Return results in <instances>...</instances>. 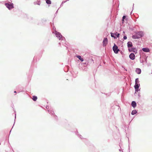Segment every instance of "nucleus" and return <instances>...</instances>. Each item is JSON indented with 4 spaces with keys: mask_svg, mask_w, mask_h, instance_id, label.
I'll return each instance as SVG.
<instances>
[{
    "mask_svg": "<svg viewBox=\"0 0 152 152\" xmlns=\"http://www.w3.org/2000/svg\"><path fill=\"white\" fill-rule=\"evenodd\" d=\"M144 35L143 32L142 31H139L136 33V34L132 36V38L133 39H138L142 37Z\"/></svg>",
    "mask_w": 152,
    "mask_h": 152,
    "instance_id": "1",
    "label": "nucleus"
},
{
    "mask_svg": "<svg viewBox=\"0 0 152 152\" xmlns=\"http://www.w3.org/2000/svg\"><path fill=\"white\" fill-rule=\"evenodd\" d=\"M113 49L114 53H118V51H119V49H118V47L115 44H114L113 47Z\"/></svg>",
    "mask_w": 152,
    "mask_h": 152,
    "instance_id": "2",
    "label": "nucleus"
},
{
    "mask_svg": "<svg viewBox=\"0 0 152 152\" xmlns=\"http://www.w3.org/2000/svg\"><path fill=\"white\" fill-rule=\"evenodd\" d=\"M5 5L9 10L12 9L14 7L13 4L6 3Z\"/></svg>",
    "mask_w": 152,
    "mask_h": 152,
    "instance_id": "3",
    "label": "nucleus"
},
{
    "mask_svg": "<svg viewBox=\"0 0 152 152\" xmlns=\"http://www.w3.org/2000/svg\"><path fill=\"white\" fill-rule=\"evenodd\" d=\"M55 34L56 37L58 38V39L60 40L62 37V36L57 31H56L55 32Z\"/></svg>",
    "mask_w": 152,
    "mask_h": 152,
    "instance_id": "4",
    "label": "nucleus"
},
{
    "mask_svg": "<svg viewBox=\"0 0 152 152\" xmlns=\"http://www.w3.org/2000/svg\"><path fill=\"white\" fill-rule=\"evenodd\" d=\"M108 41L107 39V38H105L104 39V40L103 41V45L105 46L107 44Z\"/></svg>",
    "mask_w": 152,
    "mask_h": 152,
    "instance_id": "5",
    "label": "nucleus"
},
{
    "mask_svg": "<svg viewBox=\"0 0 152 152\" xmlns=\"http://www.w3.org/2000/svg\"><path fill=\"white\" fill-rule=\"evenodd\" d=\"M130 58L134 60L135 58V55L133 53H131L129 56Z\"/></svg>",
    "mask_w": 152,
    "mask_h": 152,
    "instance_id": "6",
    "label": "nucleus"
},
{
    "mask_svg": "<svg viewBox=\"0 0 152 152\" xmlns=\"http://www.w3.org/2000/svg\"><path fill=\"white\" fill-rule=\"evenodd\" d=\"M139 87V86L138 83H135V85L134 86V88H135L136 91H138Z\"/></svg>",
    "mask_w": 152,
    "mask_h": 152,
    "instance_id": "7",
    "label": "nucleus"
},
{
    "mask_svg": "<svg viewBox=\"0 0 152 152\" xmlns=\"http://www.w3.org/2000/svg\"><path fill=\"white\" fill-rule=\"evenodd\" d=\"M142 50L143 51L146 52H148L150 51V50L148 48H144L142 49Z\"/></svg>",
    "mask_w": 152,
    "mask_h": 152,
    "instance_id": "8",
    "label": "nucleus"
},
{
    "mask_svg": "<svg viewBox=\"0 0 152 152\" xmlns=\"http://www.w3.org/2000/svg\"><path fill=\"white\" fill-rule=\"evenodd\" d=\"M135 71L137 74H140L141 72V70L140 68H137L136 69Z\"/></svg>",
    "mask_w": 152,
    "mask_h": 152,
    "instance_id": "9",
    "label": "nucleus"
},
{
    "mask_svg": "<svg viewBox=\"0 0 152 152\" xmlns=\"http://www.w3.org/2000/svg\"><path fill=\"white\" fill-rule=\"evenodd\" d=\"M127 46L128 48L132 47V42H129L127 43Z\"/></svg>",
    "mask_w": 152,
    "mask_h": 152,
    "instance_id": "10",
    "label": "nucleus"
},
{
    "mask_svg": "<svg viewBox=\"0 0 152 152\" xmlns=\"http://www.w3.org/2000/svg\"><path fill=\"white\" fill-rule=\"evenodd\" d=\"M132 106L133 107L135 108L136 106V103L134 101H132L131 104Z\"/></svg>",
    "mask_w": 152,
    "mask_h": 152,
    "instance_id": "11",
    "label": "nucleus"
},
{
    "mask_svg": "<svg viewBox=\"0 0 152 152\" xmlns=\"http://www.w3.org/2000/svg\"><path fill=\"white\" fill-rule=\"evenodd\" d=\"M76 57L79 59H80L81 61H83V58H82L80 56H76Z\"/></svg>",
    "mask_w": 152,
    "mask_h": 152,
    "instance_id": "12",
    "label": "nucleus"
},
{
    "mask_svg": "<svg viewBox=\"0 0 152 152\" xmlns=\"http://www.w3.org/2000/svg\"><path fill=\"white\" fill-rule=\"evenodd\" d=\"M32 99L34 101H36L37 99V96H34L32 97Z\"/></svg>",
    "mask_w": 152,
    "mask_h": 152,
    "instance_id": "13",
    "label": "nucleus"
},
{
    "mask_svg": "<svg viewBox=\"0 0 152 152\" xmlns=\"http://www.w3.org/2000/svg\"><path fill=\"white\" fill-rule=\"evenodd\" d=\"M137 113V111L135 110H134L132 111L131 114L132 115H134L136 114Z\"/></svg>",
    "mask_w": 152,
    "mask_h": 152,
    "instance_id": "14",
    "label": "nucleus"
},
{
    "mask_svg": "<svg viewBox=\"0 0 152 152\" xmlns=\"http://www.w3.org/2000/svg\"><path fill=\"white\" fill-rule=\"evenodd\" d=\"M46 3L48 4H51V1L50 0H47Z\"/></svg>",
    "mask_w": 152,
    "mask_h": 152,
    "instance_id": "15",
    "label": "nucleus"
},
{
    "mask_svg": "<svg viewBox=\"0 0 152 152\" xmlns=\"http://www.w3.org/2000/svg\"><path fill=\"white\" fill-rule=\"evenodd\" d=\"M126 18V16H124L123 17V18H122V22H123V23L124 22H123L124 21V19H125Z\"/></svg>",
    "mask_w": 152,
    "mask_h": 152,
    "instance_id": "16",
    "label": "nucleus"
},
{
    "mask_svg": "<svg viewBox=\"0 0 152 152\" xmlns=\"http://www.w3.org/2000/svg\"><path fill=\"white\" fill-rule=\"evenodd\" d=\"M111 36L112 37H114V38H115L116 37L114 36V35H115L114 34H113L112 33H111Z\"/></svg>",
    "mask_w": 152,
    "mask_h": 152,
    "instance_id": "17",
    "label": "nucleus"
},
{
    "mask_svg": "<svg viewBox=\"0 0 152 152\" xmlns=\"http://www.w3.org/2000/svg\"><path fill=\"white\" fill-rule=\"evenodd\" d=\"M132 51L134 52L135 53H137V50L135 48H133Z\"/></svg>",
    "mask_w": 152,
    "mask_h": 152,
    "instance_id": "18",
    "label": "nucleus"
},
{
    "mask_svg": "<svg viewBox=\"0 0 152 152\" xmlns=\"http://www.w3.org/2000/svg\"><path fill=\"white\" fill-rule=\"evenodd\" d=\"M115 35V36H117V37H119V35H120V34L119 33H116L115 34H114Z\"/></svg>",
    "mask_w": 152,
    "mask_h": 152,
    "instance_id": "19",
    "label": "nucleus"
},
{
    "mask_svg": "<svg viewBox=\"0 0 152 152\" xmlns=\"http://www.w3.org/2000/svg\"><path fill=\"white\" fill-rule=\"evenodd\" d=\"M138 82H139L138 79V78L136 79V80H135V83H138Z\"/></svg>",
    "mask_w": 152,
    "mask_h": 152,
    "instance_id": "20",
    "label": "nucleus"
},
{
    "mask_svg": "<svg viewBox=\"0 0 152 152\" xmlns=\"http://www.w3.org/2000/svg\"><path fill=\"white\" fill-rule=\"evenodd\" d=\"M133 48L129 49V50L130 52H132L133 51Z\"/></svg>",
    "mask_w": 152,
    "mask_h": 152,
    "instance_id": "21",
    "label": "nucleus"
},
{
    "mask_svg": "<svg viewBox=\"0 0 152 152\" xmlns=\"http://www.w3.org/2000/svg\"><path fill=\"white\" fill-rule=\"evenodd\" d=\"M124 39L125 40L127 39V37L126 36H124Z\"/></svg>",
    "mask_w": 152,
    "mask_h": 152,
    "instance_id": "22",
    "label": "nucleus"
},
{
    "mask_svg": "<svg viewBox=\"0 0 152 152\" xmlns=\"http://www.w3.org/2000/svg\"><path fill=\"white\" fill-rule=\"evenodd\" d=\"M40 1H39L37 3V4L38 5H40Z\"/></svg>",
    "mask_w": 152,
    "mask_h": 152,
    "instance_id": "23",
    "label": "nucleus"
}]
</instances>
